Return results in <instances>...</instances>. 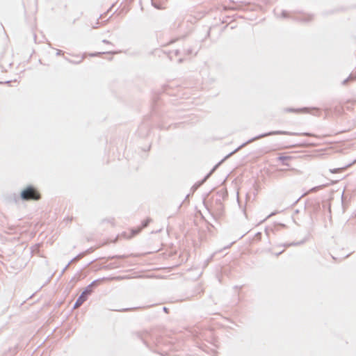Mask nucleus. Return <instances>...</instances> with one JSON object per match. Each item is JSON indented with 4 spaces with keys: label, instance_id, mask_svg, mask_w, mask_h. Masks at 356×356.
Wrapping results in <instances>:
<instances>
[{
    "label": "nucleus",
    "instance_id": "1",
    "mask_svg": "<svg viewBox=\"0 0 356 356\" xmlns=\"http://www.w3.org/2000/svg\"><path fill=\"white\" fill-rule=\"evenodd\" d=\"M114 5H113L106 13L99 15V18L92 17L89 19V26L93 29L97 28L99 26L104 25L108 19L112 16L111 13Z\"/></svg>",
    "mask_w": 356,
    "mask_h": 356
},
{
    "label": "nucleus",
    "instance_id": "2",
    "mask_svg": "<svg viewBox=\"0 0 356 356\" xmlns=\"http://www.w3.org/2000/svg\"><path fill=\"white\" fill-rule=\"evenodd\" d=\"M21 197L24 200H39L41 195L36 188L33 186H28L21 192Z\"/></svg>",
    "mask_w": 356,
    "mask_h": 356
},
{
    "label": "nucleus",
    "instance_id": "3",
    "mask_svg": "<svg viewBox=\"0 0 356 356\" xmlns=\"http://www.w3.org/2000/svg\"><path fill=\"white\" fill-rule=\"evenodd\" d=\"M92 283L88 289H86L80 296V297L77 299L74 308H77L79 306H81L86 300L87 296L92 293V289H90V286L93 284Z\"/></svg>",
    "mask_w": 356,
    "mask_h": 356
},
{
    "label": "nucleus",
    "instance_id": "4",
    "mask_svg": "<svg viewBox=\"0 0 356 356\" xmlns=\"http://www.w3.org/2000/svg\"><path fill=\"white\" fill-rule=\"evenodd\" d=\"M293 158L290 156L280 155L277 160L281 162L282 165L289 168L291 166V161Z\"/></svg>",
    "mask_w": 356,
    "mask_h": 356
},
{
    "label": "nucleus",
    "instance_id": "5",
    "mask_svg": "<svg viewBox=\"0 0 356 356\" xmlns=\"http://www.w3.org/2000/svg\"><path fill=\"white\" fill-rule=\"evenodd\" d=\"M141 230V228H137L136 229H129L122 233V236L125 238H131L135 235L138 234Z\"/></svg>",
    "mask_w": 356,
    "mask_h": 356
},
{
    "label": "nucleus",
    "instance_id": "6",
    "mask_svg": "<svg viewBox=\"0 0 356 356\" xmlns=\"http://www.w3.org/2000/svg\"><path fill=\"white\" fill-rule=\"evenodd\" d=\"M350 165H349L350 166ZM348 167V165L347 166H344V167H342V168H334V169H331L330 170V172L332 173V174H337V173H340V172H343L344 170H346L347 169V168Z\"/></svg>",
    "mask_w": 356,
    "mask_h": 356
},
{
    "label": "nucleus",
    "instance_id": "7",
    "mask_svg": "<svg viewBox=\"0 0 356 356\" xmlns=\"http://www.w3.org/2000/svg\"><path fill=\"white\" fill-rule=\"evenodd\" d=\"M268 135H291V134H290L287 131H277L271 132L268 134H266V136H268Z\"/></svg>",
    "mask_w": 356,
    "mask_h": 356
},
{
    "label": "nucleus",
    "instance_id": "8",
    "mask_svg": "<svg viewBox=\"0 0 356 356\" xmlns=\"http://www.w3.org/2000/svg\"><path fill=\"white\" fill-rule=\"evenodd\" d=\"M116 241H117V238H115V240L112 241V242L115 243Z\"/></svg>",
    "mask_w": 356,
    "mask_h": 356
}]
</instances>
